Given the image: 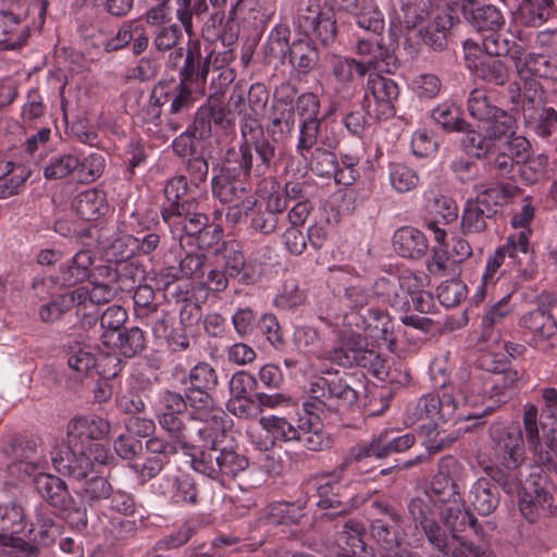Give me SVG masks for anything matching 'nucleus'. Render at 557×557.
<instances>
[{"mask_svg":"<svg viewBox=\"0 0 557 557\" xmlns=\"http://www.w3.org/2000/svg\"><path fill=\"white\" fill-rule=\"evenodd\" d=\"M494 450L502 467L485 469L486 476L480 478L472 485L469 500L479 515L492 513L499 504L498 488L506 493L517 491L522 483V468L525 462V448L522 431L519 426H509L492 433Z\"/></svg>","mask_w":557,"mask_h":557,"instance_id":"1","label":"nucleus"},{"mask_svg":"<svg viewBox=\"0 0 557 557\" xmlns=\"http://www.w3.org/2000/svg\"><path fill=\"white\" fill-rule=\"evenodd\" d=\"M228 424V417L222 409H211L206 416V424L195 429L198 444H193L189 453L195 471L223 483L226 478H235L245 471L248 459L233 448H219Z\"/></svg>","mask_w":557,"mask_h":557,"instance_id":"2","label":"nucleus"},{"mask_svg":"<svg viewBox=\"0 0 557 557\" xmlns=\"http://www.w3.org/2000/svg\"><path fill=\"white\" fill-rule=\"evenodd\" d=\"M522 374L507 366L496 373L470 372L469 379L455 396V422L481 419L495 405L505 403L508 394L518 388Z\"/></svg>","mask_w":557,"mask_h":557,"instance_id":"3","label":"nucleus"},{"mask_svg":"<svg viewBox=\"0 0 557 557\" xmlns=\"http://www.w3.org/2000/svg\"><path fill=\"white\" fill-rule=\"evenodd\" d=\"M110 431L109 422L95 414L74 417L67 425V444L51 454L54 469L75 479L87 476L91 468L86 445L104 437Z\"/></svg>","mask_w":557,"mask_h":557,"instance_id":"4","label":"nucleus"},{"mask_svg":"<svg viewBox=\"0 0 557 557\" xmlns=\"http://www.w3.org/2000/svg\"><path fill=\"white\" fill-rule=\"evenodd\" d=\"M12 449L15 454L21 453V458L8 463L10 475L20 480L33 476L37 492L52 507L64 511L75 509V502L64 481L45 472L47 461L40 447L27 443L24 447H12Z\"/></svg>","mask_w":557,"mask_h":557,"instance_id":"5","label":"nucleus"},{"mask_svg":"<svg viewBox=\"0 0 557 557\" xmlns=\"http://www.w3.org/2000/svg\"><path fill=\"white\" fill-rule=\"evenodd\" d=\"M506 258L510 259V263L524 280L533 278L535 271L532 262V251L530 249L529 231H519L509 235L505 244L498 247L495 252L487 258L485 271L482 275V284L478 286L472 297L474 304H480L484 299L487 286L495 284V275L504 264Z\"/></svg>","mask_w":557,"mask_h":557,"instance_id":"6","label":"nucleus"},{"mask_svg":"<svg viewBox=\"0 0 557 557\" xmlns=\"http://www.w3.org/2000/svg\"><path fill=\"white\" fill-rule=\"evenodd\" d=\"M242 141L238 150L227 151L225 172L239 171L245 176H262L274 157L273 146L262 138L260 128L242 127Z\"/></svg>","mask_w":557,"mask_h":557,"instance_id":"7","label":"nucleus"},{"mask_svg":"<svg viewBox=\"0 0 557 557\" xmlns=\"http://www.w3.org/2000/svg\"><path fill=\"white\" fill-rule=\"evenodd\" d=\"M399 286V292L395 289L396 282L388 278H380L376 284V293L392 306L397 307H410V300L412 307L420 312H428L430 309L431 295L424 290L428 285V276L423 272H414L411 270H405L396 280Z\"/></svg>","mask_w":557,"mask_h":557,"instance_id":"8","label":"nucleus"},{"mask_svg":"<svg viewBox=\"0 0 557 557\" xmlns=\"http://www.w3.org/2000/svg\"><path fill=\"white\" fill-rule=\"evenodd\" d=\"M187 397L173 392L163 393L154 405V411L160 426L169 433L171 438H176L181 445L187 442H196L195 429L201 428L202 422L195 419L188 424L184 423L186 418ZM196 414V412L194 413Z\"/></svg>","mask_w":557,"mask_h":557,"instance_id":"9","label":"nucleus"},{"mask_svg":"<svg viewBox=\"0 0 557 557\" xmlns=\"http://www.w3.org/2000/svg\"><path fill=\"white\" fill-rule=\"evenodd\" d=\"M310 393V398L304 403V411L309 413L341 410L355 405L359 398V392L338 377H318L311 383Z\"/></svg>","mask_w":557,"mask_h":557,"instance_id":"10","label":"nucleus"},{"mask_svg":"<svg viewBox=\"0 0 557 557\" xmlns=\"http://www.w3.org/2000/svg\"><path fill=\"white\" fill-rule=\"evenodd\" d=\"M212 193L222 203L228 205L226 219L233 223L244 220L257 205V199L238 180L221 174L212 181Z\"/></svg>","mask_w":557,"mask_h":557,"instance_id":"11","label":"nucleus"},{"mask_svg":"<svg viewBox=\"0 0 557 557\" xmlns=\"http://www.w3.org/2000/svg\"><path fill=\"white\" fill-rule=\"evenodd\" d=\"M189 383L186 397L188 405L196 410L195 419L206 424V416L211 409H219L213 406L210 392L218 384V374L212 366L207 362H198L194 366L184 383Z\"/></svg>","mask_w":557,"mask_h":557,"instance_id":"12","label":"nucleus"},{"mask_svg":"<svg viewBox=\"0 0 557 557\" xmlns=\"http://www.w3.org/2000/svg\"><path fill=\"white\" fill-rule=\"evenodd\" d=\"M519 325L530 335L528 344L545 354L557 350V321L546 310L536 308L525 312Z\"/></svg>","mask_w":557,"mask_h":557,"instance_id":"13","label":"nucleus"},{"mask_svg":"<svg viewBox=\"0 0 557 557\" xmlns=\"http://www.w3.org/2000/svg\"><path fill=\"white\" fill-rule=\"evenodd\" d=\"M552 484L546 474L530 472L520 497V511L531 523L535 522L542 513H546L553 506L554 497L550 492Z\"/></svg>","mask_w":557,"mask_h":557,"instance_id":"14","label":"nucleus"},{"mask_svg":"<svg viewBox=\"0 0 557 557\" xmlns=\"http://www.w3.org/2000/svg\"><path fill=\"white\" fill-rule=\"evenodd\" d=\"M399 96V87L392 78L380 74L368 77L364 101L369 112L376 119L385 120L395 115V102Z\"/></svg>","mask_w":557,"mask_h":557,"instance_id":"15","label":"nucleus"},{"mask_svg":"<svg viewBox=\"0 0 557 557\" xmlns=\"http://www.w3.org/2000/svg\"><path fill=\"white\" fill-rule=\"evenodd\" d=\"M540 84L535 79H524L523 85L513 82L508 87L498 91L497 101L500 104H511V110L521 111L524 121L528 120V113L534 115L543 107L541 106Z\"/></svg>","mask_w":557,"mask_h":557,"instance_id":"16","label":"nucleus"},{"mask_svg":"<svg viewBox=\"0 0 557 557\" xmlns=\"http://www.w3.org/2000/svg\"><path fill=\"white\" fill-rule=\"evenodd\" d=\"M355 51L362 59L360 62L367 64V71L388 72L394 60L393 53L384 45L383 34H357Z\"/></svg>","mask_w":557,"mask_h":557,"instance_id":"17","label":"nucleus"},{"mask_svg":"<svg viewBox=\"0 0 557 557\" xmlns=\"http://www.w3.org/2000/svg\"><path fill=\"white\" fill-rule=\"evenodd\" d=\"M457 532H468L483 540L484 532L476 518L469 511H460L455 515V557H495L487 548L465 540Z\"/></svg>","mask_w":557,"mask_h":557,"instance_id":"18","label":"nucleus"},{"mask_svg":"<svg viewBox=\"0 0 557 557\" xmlns=\"http://www.w3.org/2000/svg\"><path fill=\"white\" fill-rule=\"evenodd\" d=\"M342 324L358 336H361V332L364 331L371 337L386 339V336L392 331V322L387 313L375 308L369 309L367 317L360 312H345L342 315Z\"/></svg>","mask_w":557,"mask_h":557,"instance_id":"19","label":"nucleus"},{"mask_svg":"<svg viewBox=\"0 0 557 557\" xmlns=\"http://www.w3.org/2000/svg\"><path fill=\"white\" fill-rule=\"evenodd\" d=\"M27 528L25 512L21 505H0V541L11 548H23L25 541L20 536Z\"/></svg>","mask_w":557,"mask_h":557,"instance_id":"20","label":"nucleus"},{"mask_svg":"<svg viewBox=\"0 0 557 557\" xmlns=\"http://www.w3.org/2000/svg\"><path fill=\"white\" fill-rule=\"evenodd\" d=\"M102 358L113 363L112 370L106 372V370L99 369L100 359L96 356L95 349L90 345L76 342L69 347V367L82 375L89 373L94 369H97L99 373L102 372L104 375H116L120 370V359L117 356L108 352L107 356Z\"/></svg>","mask_w":557,"mask_h":557,"instance_id":"21","label":"nucleus"},{"mask_svg":"<svg viewBox=\"0 0 557 557\" xmlns=\"http://www.w3.org/2000/svg\"><path fill=\"white\" fill-rule=\"evenodd\" d=\"M157 492L176 505H195L197 503L196 483L188 474L163 476L158 483Z\"/></svg>","mask_w":557,"mask_h":557,"instance_id":"22","label":"nucleus"},{"mask_svg":"<svg viewBox=\"0 0 557 557\" xmlns=\"http://www.w3.org/2000/svg\"><path fill=\"white\" fill-rule=\"evenodd\" d=\"M335 327L341 346L332 349L324 347L323 355L319 361L329 360L334 364L351 367L356 361L355 354L360 345V336L343 326L342 317L336 318Z\"/></svg>","mask_w":557,"mask_h":557,"instance_id":"23","label":"nucleus"},{"mask_svg":"<svg viewBox=\"0 0 557 557\" xmlns=\"http://www.w3.org/2000/svg\"><path fill=\"white\" fill-rule=\"evenodd\" d=\"M322 414L320 411L314 410V413L305 411V414L300 416V432L297 442H301L309 450L319 451L331 446V437L324 431L321 421Z\"/></svg>","mask_w":557,"mask_h":557,"instance_id":"24","label":"nucleus"},{"mask_svg":"<svg viewBox=\"0 0 557 557\" xmlns=\"http://www.w3.org/2000/svg\"><path fill=\"white\" fill-rule=\"evenodd\" d=\"M511 297V294L505 295L486 310L482 320L481 338L483 342L493 344L500 342L502 334L498 325L513 312Z\"/></svg>","mask_w":557,"mask_h":557,"instance_id":"25","label":"nucleus"},{"mask_svg":"<svg viewBox=\"0 0 557 557\" xmlns=\"http://www.w3.org/2000/svg\"><path fill=\"white\" fill-rule=\"evenodd\" d=\"M119 273L110 265H101L91 274L89 288L91 305H102L111 301L117 294L116 282Z\"/></svg>","mask_w":557,"mask_h":557,"instance_id":"26","label":"nucleus"},{"mask_svg":"<svg viewBox=\"0 0 557 557\" xmlns=\"http://www.w3.org/2000/svg\"><path fill=\"white\" fill-rule=\"evenodd\" d=\"M28 23L21 21L11 11H0V48L13 50L23 46L28 38Z\"/></svg>","mask_w":557,"mask_h":557,"instance_id":"27","label":"nucleus"},{"mask_svg":"<svg viewBox=\"0 0 557 557\" xmlns=\"http://www.w3.org/2000/svg\"><path fill=\"white\" fill-rule=\"evenodd\" d=\"M430 220L428 227L434 234V240L444 239L451 228V198L442 194L435 195L429 203Z\"/></svg>","mask_w":557,"mask_h":557,"instance_id":"28","label":"nucleus"},{"mask_svg":"<svg viewBox=\"0 0 557 557\" xmlns=\"http://www.w3.org/2000/svg\"><path fill=\"white\" fill-rule=\"evenodd\" d=\"M393 244L401 257L410 259L421 258L429 247L425 235L412 226L398 228L394 234Z\"/></svg>","mask_w":557,"mask_h":557,"instance_id":"29","label":"nucleus"},{"mask_svg":"<svg viewBox=\"0 0 557 557\" xmlns=\"http://www.w3.org/2000/svg\"><path fill=\"white\" fill-rule=\"evenodd\" d=\"M76 213L84 220L92 221L109 211L107 195L102 189L89 188L81 191L73 201Z\"/></svg>","mask_w":557,"mask_h":557,"instance_id":"30","label":"nucleus"},{"mask_svg":"<svg viewBox=\"0 0 557 557\" xmlns=\"http://www.w3.org/2000/svg\"><path fill=\"white\" fill-rule=\"evenodd\" d=\"M465 126V121L455 119V141L459 143L460 149L469 157L476 159L491 152L493 143L488 136H483L474 129H466Z\"/></svg>","mask_w":557,"mask_h":557,"instance_id":"31","label":"nucleus"},{"mask_svg":"<svg viewBox=\"0 0 557 557\" xmlns=\"http://www.w3.org/2000/svg\"><path fill=\"white\" fill-rule=\"evenodd\" d=\"M211 55L212 52L203 59L200 44L193 42L188 49L184 66L180 71L181 81L188 84L191 82L205 84L209 74Z\"/></svg>","mask_w":557,"mask_h":557,"instance_id":"32","label":"nucleus"},{"mask_svg":"<svg viewBox=\"0 0 557 557\" xmlns=\"http://www.w3.org/2000/svg\"><path fill=\"white\" fill-rule=\"evenodd\" d=\"M188 189L187 180L185 176L180 175L171 178L164 187V195L169 202L162 209V218L168 225H177L176 221H173L177 214H181V210H185V206L189 202H180V200L186 195Z\"/></svg>","mask_w":557,"mask_h":557,"instance_id":"33","label":"nucleus"},{"mask_svg":"<svg viewBox=\"0 0 557 557\" xmlns=\"http://www.w3.org/2000/svg\"><path fill=\"white\" fill-rule=\"evenodd\" d=\"M94 256L89 250L76 252L60 270V281L63 285L72 286L91 277L90 267Z\"/></svg>","mask_w":557,"mask_h":557,"instance_id":"34","label":"nucleus"},{"mask_svg":"<svg viewBox=\"0 0 557 557\" xmlns=\"http://www.w3.org/2000/svg\"><path fill=\"white\" fill-rule=\"evenodd\" d=\"M223 257L227 276L236 278L243 284H251L255 281L252 267L246 263L243 251L237 243H228L225 246Z\"/></svg>","mask_w":557,"mask_h":557,"instance_id":"35","label":"nucleus"},{"mask_svg":"<svg viewBox=\"0 0 557 557\" xmlns=\"http://www.w3.org/2000/svg\"><path fill=\"white\" fill-rule=\"evenodd\" d=\"M29 176V171L22 164L0 161V199L18 194Z\"/></svg>","mask_w":557,"mask_h":557,"instance_id":"36","label":"nucleus"},{"mask_svg":"<svg viewBox=\"0 0 557 557\" xmlns=\"http://www.w3.org/2000/svg\"><path fill=\"white\" fill-rule=\"evenodd\" d=\"M78 162V153L75 151L55 153L49 157L41 165L44 177L48 181L63 180L75 174Z\"/></svg>","mask_w":557,"mask_h":557,"instance_id":"37","label":"nucleus"},{"mask_svg":"<svg viewBox=\"0 0 557 557\" xmlns=\"http://www.w3.org/2000/svg\"><path fill=\"white\" fill-rule=\"evenodd\" d=\"M362 531V525L357 521L349 520L344 524L343 531L337 534L335 540L339 549L338 557H354L364 550Z\"/></svg>","mask_w":557,"mask_h":557,"instance_id":"38","label":"nucleus"},{"mask_svg":"<svg viewBox=\"0 0 557 557\" xmlns=\"http://www.w3.org/2000/svg\"><path fill=\"white\" fill-rule=\"evenodd\" d=\"M259 425L262 431L271 434L274 443L276 441L293 442L299 438L300 418L298 419L297 425H295L284 417H261Z\"/></svg>","mask_w":557,"mask_h":557,"instance_id":"39","label":"nucleus"},{"mask_svg":"<svg viewBox=\"0 0 557 557\" xmlns=\"http://www.w3.org/2000/svg\"><path fill=\"white\" fill-rule=\"evenodd\" d=\"M516 20L530 27L543 25L554 12L555 2H517Z\"/></svg>","mask_w":557,"mask_h":557,"instance_id":"40","label":"nucleus"},{"mask_svg":"<svg viewBox=\"0 0 557 557\" xmlns=\"http://www.w3.org/2000/svg\"><path fill=\"white\" fill-rule=\"evenodd\" d=\"M344 484L339 480L338 473L334 472L320 478L317 487L320 499L317 505L324 509L339 508L338 513L346 511V506L342 508V502L337 498Z\"/></svg>","mask_w":557,"mask_h":557,"instance_id":"41","label":"nucleus"},{"mask_svg":"<svg viewBox=\"0 0 557 557\" xmlns=\"http://www.w3.org/2000/svg\"><path fill=\"white\" fill-rule=\"evenodd\" d=\"M194 202L185 206V210H181V214H177L173 221H176L175 225H169L174 236L181 237L183 234L194 236L199 234L207 225L208 218L203 213L193 212L191 207Z\"/></svg>","mask_w":557,"mask_h":557,"instance_id":"42","label":"nucleus"},{"mask_svg":"<svg viewBox=\"0 0 557 557\" xmlns=\"http://www.w3.org/2000/svg\"><path fill=\"white\" fill-rule=\"evenodd\" d=\"M392 524L384 519H376L371 524V534L386 552H393L399 546V520L392 515Z\"/></svg>","mask_w":557,"mask_h":557,"instance_id":"43","label":"nucleus"},{"mask_svg":"<svg viewBox=\"0 0 557 557\" xmlns=\"http://www.w3.org/2000/svg\"><path fill=\"white\" fill-rule=\"evenodd\" d=\"M138 248V238L120 234L104 247L103 255L109 262L123 263L131 260Z\"/></svg>","mask_w":557,"mask_h":557,"instance_id":"44","label":"nucleus"},{"mask_svg":"<svg viewBox=\"0 0 557 557\" xmlns=\"http://www.w3.org/2000/svg\"><path fill=\"white\" fill-rule=\"evenodd\" d=\"M470 22L478 32H493L499 30L505 20L498 8L486 3L471 9Z\"/></svg>","mask_w":557,"mask_h":557,"instance_id":"45","label":"nucleus"},{"mask_svg":"<svg viewBox=\"0 0 557 557\" xmlns=\"http://www.w3.org/2000/svg\"><path fill=\"white\" fill-rule=\"evenodd\" d=\"M449 409V405H444L437 397L422 396L416 404L413 409L414 421L430 420L435 429L441 428V423L445 422V410Z\"/></svg>","mask_w":557,"mask_h":557,"instance_id":"46","label":"nucleus"},{"mask_svg":"<svg viewBox=\"0 0 557 557\" xmlns=\"http://www.w3.org/2000/svg\"><path fill=\"white\" fill-rule=\"evenodd\" d=\"M389 183L397 193H408L414 189L420 183L418 172L401 162H393L388 165Z\"/></svg>","mask_w":557,"mask_h":557,"instance_id":"47","label":"nucleus"},{"mask_svg":"<svg viewBox=\"0 0 557 557\" xmlns=\"http://www.w3.org/2000/svg\"><path fill=\"white\" fill-rule=\"evenodd\" d=\"M355 13L356 23L363 33L383 34L384 16L375 2H360Z\"/></svg>","mask_w":557,"mask_h":557,"instance_id":"48","label":"nucleus"},{"mask_svg":"<svg viewBox=\"0 0 557 557\" xmlns=\"http://www.w3.org/2000/svg\"><path fill=\"white\" fill-rule=\"evenodd\" d=\"M483 122L486 124L485 132L491 141L500 139L516 133V119L506 110L497 108L493 114Z\"/></svg>","mask_w":557,"mask_h":557,"instance_id":"49","label":"nucleus"},{"mask_svg":"<svg viewBox=\"0 0 557 557\" xmlns=\"http://www.w3.org/2000/svg\"><path fill=\"white\" fill-rule=\"evenodd\" d=\"M516 195V187L508 183L491 186L476 196V200L485 209H491V214L497 212V207L506 205Z\"/></svg>","mask_w":557,"mask_h":557,"instance_id":"50","label":"nucleus"},{"mask_svg":"<svg viewBox=\"0 0 557 557\" xmlns=\"http://www.w3.org/2000/svg\"><path fill=\"white\" fill-rule=\"evenodd\" d=\"M473 66V74L490 85L504 87L508 82L509 70L500 60L487 59Z\"/></svg>","mask_w":557,"mask_h":557,"instance_id":"51","label":"nucleus"},{"mask_svg":"<svg viewBox=\"0 0 557 557\" xmlns=\"http://www.w3.org/2000/svg\"><path fill=\"white\" fill-rule=\"evenodd\" d=\"M107 346L117 348L120 354L125 357H134L145 348L144 332L137 326L120 331L113 342Z\"/></svg>","mask_w":557,"mask_h":557,"instance_id":"52","label":"nucleus"},{"mask_svg":"<svg viewBox=\"0 0 557 557\" xmlns=\"http://www.w3.org/2000/svg\"><path fill=\"white\" fill-rule=\"evenodd\" d=\"M294 344L300 352L313 356L318 360L321 359L323 355V342L318 331L313 327H296L294 331Z\"/></svg>","mask_w":557,"mask_h":557,"instance_id":"53","label":"nucleus"},{"mask_svg":"<svg viewBox=\"0 0 557 557\" xmlns=\"http://www.w3.org/2000/svg\"><path fill=\"white\" fill-rule=\"evenodd\" d=\"M491 209H485L476 199L466 202L461 227L465 232H481L486 227L485 219L492 218Z\"/></svg>","mask_w":557,"mask_h":557,"instance_id":"54","label":"nucleus"},{"mask_svg":"<svg viewBox=\"0 0 557 557\" xmlns=\"http://www.w3.org/2000/svg\"><path fill=\"white\" fill-rule=\"evenodd\" d=\"M355 364L371 371L376 377L383 379L387 374V361L374 348L364 347V341L360 336V345L355 354Z\"/></svg>","mask_w":557,"mask_h":557,"instance_id":"55","label":"nucleus"},{"mask_svg":"<svg viewBox=\"0 0 557 557\" xmlns=\"http://www.w3.org/2000/svg\"><path fill=\"white\" fill-rule=\"evenodd\" d=\"M126 320L127 312L123 307L113 305L106 309L100 319V325L104 330L102 334L104 345H110L113 342Z\"/></svg>","mask_w":557,"mask_h":557,"instance_id":"56","label":"nucleus"},{"mask_svg":"<svg viewBox=\"0 0 557 557\" xmlns=\"http://www.w3.org/2000/svg\"><path fill=\"white\" fill-rule=\"evenodd\" d=\"M289 58L299 72L308 73L318 61V52L308 40H298L290 46Z\"/></svg>","mask_w":557,"mask_h":557,"instance_id":"57","label":"nucleus"},{"mask_svg":"<svg viewBox=\"0 0 557 557\" xmlns=\"http://www.w3.org/2000/svg\"><path fill=\"white\" fill-rule=\"evenodd\" d=\"M525 123L537 136L547 138L557 131V111L554 108H542L534 115L528 113Z\"/></svg>","mask_w":557,"mask_h":557,"instance_id":"58","label":"nucleus"},{"mask_svg":"<svg viewBox=\"0 0 557 557\" xmlns=\"http://www.w3.org/2000/svg\"><path fill=\"white\" fill-rule=\"evenodd\" d=\"M79 166L76 170V177L82 183H91L98 180L106 168V159L102 153L92 152L86 157L78 154Z\"/></svg>","mask_w":557,"mask_h":557,"instance_id":"59","label":"nucleus"},{"mask_svg":"<svg viewBox=\"0 0 557 557\" xmlns=\"http://www.w3.org/2000/svg\"><path fill=\"white\" fill-rule=\"evenodd\" d=\"M333 74L338 83L348 84L350 83L355 74L358 76H364L367 71V64L357 61L355 59L335 57L332 61Z\"/></svg>","mask_w":557,"mask_h":557,"instance_id":"60","label":"nucleus"},{"mask_svg":"<svg viewBox=\"0 0 557 557\" xmlns=\"http://www.w3.org/2000/svg\"><path fill=\"white\" fill-rule=\"evenodd\" d=\"M392 433V430L385 429L377 435L382 458L391 454L403 453L416 442V437L411 433L391 437Z\"/></svg>","mask_w":557,"mask_h":557,"instance_id":"61","label":"nucleus"},{"mask_svg":"<svg viewBox=\"0 0 557 557\" xmlns=\"http://www.w3.org/2000/svg\"><path fill=\"white\" fill-rule=\"evenodd\" d=\"M498 107L493 106L488 99L487 90L484 88L473 89L467 101V110L473 119L483 122L494 113Z\"/></svg>","mask_w":557,"mask_h":557,"instance_id":"62","label":"nucleus"},{"mask_svg":"<svg viewBox=\"0 0 557 557\" xmlns=\"http://www.w3.org/2000/svg\"><path fill=\"white\" fill-rule=\"evenodd\" d=\"M483 47L488 55H507L513 53L512 57H517L518 50L513 51L516 45L513 41L505 38L498 30L490 32L488 35L483 38Z\"/></svg>","mask_w":557,"mask_h":557,"instance_id":"63","label":"nucleus"},{"mask_svg":"<svg viewBox=\"0 0 557 557\" xmlns=\"http://www.w3.org/2000/svg\"><path fill=\"white\" fill-rule=\"evenodd\" d=\"M451 372L453 366L449 360V352L434 358L430 366L431 379L437 388H445L450 385Z\"/></svg>","mask_w":557,"mask_h":557,"instance_id":"64","label":"nucleus"}]
</instances>
